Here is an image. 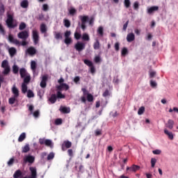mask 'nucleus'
Listing matches in <instances>:
<instances>
[{"instance_id":"1","label":"nucleus","mask_w":178,"mask_h":178,"mask_svg":"<svg viewBox=\"0 0 178 178\" xmlns=\"http://www.w3.org/2000/svg\"><path fill=\"white\" fill-rule=\"evenodd\" d=\"M8 41H10V42H12L13 44H15V45H18L19 47H20V45H22V47H26V45H27L28 44L26 40H23V41L20 42V41H19L17 39H15V38H13V35H8Z\"/></svg>"},{"instance_id":"2","label":"nucleus","mask_w":178,"mask_h":178,"mask_svg":"<svg viewBox=\"0 0 178 178\" xmlns=\"http://www.w3.org/2000/svg\"><path fill=\"white\" fill-rule=\"evenodd\" d=\"M39 144L40 145H46V147H49L50 148H54V145L52 144V140L49 139H45V138H40L39 139Z\"/></svg>"},{"instance_id":"3","label":"nucleus","mask_w":178,"mask_h":178,"mask_svg":"<svg viewBox=\"0 0 178 178\" xmlns=\"http://www.w3.org/2000/svg\"><path fill=\"white\" fill-rule=\"evenodd\" d=\"M6 23L9 29H15L16 25L13 24V15L8 14Z\"/></svg>"},{"instance_id":"4","label":"nucleus","mask_w":178,"mask_h":178,"mask_svg":"<svg viewBox=\"0 0 178 178\" xmlns=\"http://www.w3.org/2000/svg\"><path fill=\"white\" fill-rule=\"evenodd\" d=\"M70 35H72V32L70 31H66L64 33V42L66 44V45H70V44H72V38H70Z\"/></svg>"},{"instance_id":"5","label":"nucleus","mask_w":178,"mask_h":178,"mask_svg":"<svg viewBox=\"0 0 178 178\" xmlns=\"http://www.w3.org/2000/svg\"><path fill=\"white\" fill-rule=\"evenodd\" d=\"M32 37L35 45H37V44H38V42L40 41V35H38V31L37 30H33Z\"/></svg>"},{"instance_id":"6","label":"nucleus","mask_w":178,"mask_h":178,"mask_svg":"<svg viewBox=\"0 0 178 178\" xmlns=\"http://www.w3.org/2000/svg\"><path fill=\"white\" fill-rule=\"evenodd\" d=\"M34 161H35V158L31 155L25 156L24 158V163H34Z\"/></svg>"},{"instance_id":"7","label":"nucleus","mask_w":178,"mask_h":178,"mask_svg":"<svg viewBox=\"0 0 178 178\" xmlns=\"http://www.w3.org/2000/svg\"><path fill=\"white\" fill-rule=\"evenodd\" d=\"M17 37L21 40H26L27 38H29V31H21L17 34Z\"/></svg>"},{"instance_id":"8","label":"nucleus","mask_w":178,"mask_h":178,"mask_svg":"<svg viewBox=\"0 0 178 178\" xmlns=\"http://www.w3.org/2000/svg\"><path fill=\"white\" fill-rule=\"evenodd\" d=\"M75 49L78 51V52H81L83 49H85L86 48V44L83 42H78L75 46H74Z\"/></svg>"},{"instance_id":"9","label":"nucleus","mask_w":178,"mask_h":178,"mask_svg":"<svg viewBox=\"0 0 178 178\" xmlns=\"http://www.w3.org/2000/svg\"><path fill=\"white\" fill-rule=\"evenodd\" d=\"M66 148H72V142L69 140H65L61 145L62 151H66Z\"/></svg>"},{"instance_id":"10","label":"nucleus","mask_w":178,"mask_h":178,"mask_svg":"<svg viewBox=\"0 0 178 178\" xmlns=\"http://www.w3.org/2000/svg\"><path fill=\"white\" fill-rule=\"evenodd\" d=\"M47 81H48V75H43L40 82V87L42 88H45V87H47Z\"/></svg>"},{"instance_id":"11","label":"nucleus","mask_w":178,"mask_h":178,"mask_svg":"<svg viewBox=\"0 0 178 178\" xmlns=\"http://www.w3.org/2000/svg\"><path fill=\"white\" fill-rule=\"evenodd\" d=\"M158 10H159V7L157 6H153L147 8V13L148 15H152V13H154V12H158Z\"/></svg>"},{"instance_id":"12","label":"nucleus","mask_w":178,"mask_h":178,"mask_svg":"<svg viewBox=\"0 0 178 178\" xmlns=\"http://www.w3.org/2000/svg\"><path fill=\"white\" fill-rule=\"evenodd\" d=\"M31 177L29 178H37V168L35 167H30Z\"/></svg>"},{"instance_id":"13","label":"nucleus","mask_w":178,"mask_h":178,"mask_svg":"<svg viewBox=\"0 0 178 178\" xmlns=\"http://www.w3.org/2000/svg\"><path fill=\"white\" fill-rule=\"evenodd\" d=\"M127 170H129V172H137L138 170H140V166L137 165H132L131 167H127Z\"/></svg>"},{"instance_id":"14","label":"nucleus","mask_w":178,"mask_h":178,"mask_svg":"<svg viewBox=\"0 0 178 178\" xmlns=\"http://www.w3.org/2000/svg\"><path fill=\"white\" fill-rule=\"evenodd\" d=\"M69 88V85H67V83H61L60 86H57V90H58V91H62V90L67 91Z\"/></svg>"},{"instance_id":"15","label":"nucleus","mask_w":178,"mask_h":178,"mask_svg":"<svg viewBox=\"0 0 178 178\" xmlns=\"http://www.w3.org/2000/svg\"><path fill=\"white\" fill-rule=\"evenodd\" d=\"M26 52L27 54H29V55L33 56V55H35V54H37V50L35 49V48L31 47L26 49Z\"/></svg>"},{"instance_id":"16","label":"nucleus","mask_w":178,"mask_h":178,"mask_svg":"<svg viewBox=\"0 0 178 178\" xmlns=\"http://www.w3.org/2000/svg\"><path fill=\"white\" fill-rule=\"evenodd\" d=\"M19 74L21 76V79H24V77L27 76L28 74H30L26 70V68H20Z\"/></svg>"},{"instance_id":"17","label":"nucleus","mask_w":178,"mask_h":178,"mask_svg":"<svg viewBox=\"0 0 178 178\" xmlns=\"http://www.w3.org/2000/svg\"><path fill=\"white\" fill-rule=\"evenodd\" d=\"M61 113H70V108L61 106L59 108Z\"/></svg>"},{"instance_id":"18","label":"nucleus","mask_w":178,"mask_h":178,"mask_svg":"<svg viewBox=\"0 0 178 178\" xmlns=\"http://www.w3.org/2000/svg\"><path fill=\"white\" fill-rule=\"evenodd\" d=\"M135 38L136 37L134 35V33H129L127 36V40L128 42H131L134 41Z\"/></svg>"},{"instance_id":"19","label":"nucleus","mask_w":178,"mask_h":178,"mask_svg":"<svg viewBox=\"0 0 178 178\" xmlns=\"http://www.w3.org/2000/svg\"><path fill=\"white\" fill-rule=\"evenodd\" d=\"M175 121H173V120H168L167 124H165L166 127H168V129H170V130H172V129H173Z\"/></svg>"},{"instance_id":"20","label":"nucleus","mask_w":178,"mask_h":178,"mask_svg":"<svg viewBox=\"0 0 178 178\" xmlns=\"http://www.w3.org/2000/svg\"><path fill=\"white\" fill-rule=\"evenodd\" d=\"M12 92L14 95L15 98H17L19 97V89L14 86L12 88Z\"/></svg>"},{"instance_id":"21","label":"nucleus","mask_w":178,"mask_h":178,"mask_svg":"<svg viewBox=\"0 0 178 178\" xmlns=\"http://www.w3.org/2000/svg\"><path fill=\"white\" fill-rule=\"evenodd\" d=\"M164 134L168 136L169 140H173V138H175V136H173V133L169 132L168 129H164Z\"/></svg>"},{"instance_id":"22","label":"nucleus","mask_w":178,"mask_h":178,"mask_svg":"<svg viewBox=\"0 0 178 178\" xmlns=\"http://www.w3.org/2000/svg\"><path fill=\"white\" fill-rule=\"evenodd\" d=\"M22 176H23V173L20 170H16L13 175L14 178H19L22 177Z\"/></svg>"},{"instance_id":"23","label":"nucleus","mask_w":178,"mask_h":178,"mask_svg":"<svg viewBox=\"0 0 178 178\" xmlns=\"http://www.w3.org/2000/svg\"><path fill=\"white\" fill-rule=\"evenodd\" d=\"M31 81V76L30 74H28L26 76L24 77V82L22 84H29L30 81Z\"/></svg>"},{"instance_id":"24","label":"nucleus","mask_w":178,"mask_h":178,"mask_svg":"<svg viewBox=\"0 0 178 178\" xmlns=\"http://www.w3.org/2000/svg\"><path fill=\"white\" fill-rule=\"evenodd\" d=\"M8 52H9L10 56H15V55H16V53L17 52V51L16 50V48L10 47L8 49Z\"/></svg>"},{"instance_id":"25","label":"nucleus","mask_w":178,"mask_h":178,"mask_svg":"<svg viewBox=\"0 0 178 178\" xmlns=\"http://www.w3.org/2000/svg\"><path fill=\"white\" fill-rule=\"evenodd\" d=\"M57 98L58 97H56V95L52 94L50 98L49 99V102H51V104H55V102H56Z\"/></svg>"},{"instance_id":"26","label":"nucleus","mask_w":178,"mask_h":178,"mask_svg":"<svg viewBox=\"0 0 178 178\" xmlns=\"http://www.w3.org/2000/svg\"><path fill=\"white\" fill-rule=\"evenodd\" d=\"M31 69L35 73V72L37 69V63H35V61L32 60L31 62Z\"/></svg>"},{"instance_id":"27","label":"nucleus","mask_w":178,"mask_h":178,"mask_svg":"<svg viewBox=\"0 0 178 178\" xmlns=\"http://www.w3.org/2000/svg\"><path fill=\"white\" fill-rule=\"evenodd\" d=\"M29 151H30V145L26 144L22 147V153L26 154V152H29Z\"/></svg>"},{"instance_id":"28","label":"nucleus","mask_w":178,"mask_h":178,"mask_svg":"<svg viewBox=\"0 0 178 178\" xmlns=\"http://www.w3.org/2000/svg\"><path fill=\"white\" fill-rule=\"evenodd\" d=\"M21 7L24 9L29 8V1L24 0L21 2Z\"/></svg>"},{"instance_id":"29","label":"nucleus","mask_w":178,"mask_h":178,"mask_svg":"<svg viewBox=\"0 0 178 178\" xmlns=\"http://www.w3.org/2000/svg\"><path fill=\"white\" fill-rule=\"evenodd\" d=\"M40 31L42 34H45L47 33V25H45V24H41Z\"/></svg>"},{"instance_id":"30","label":"nucleus","mask_w":178,"mask_h":178,"mask_svg":"<svg viewBox=\"0 0 178 178\" xmlns=\"http://www.w3.org/2000/svg\"><path fill=\"white\" fill-rule=\"evenodd\" d=\"M94 49H99L101 48V44L99 43V40H97L93 44Z\"/></svg>"},{"instance_id":"31","label":"nucleus","mask_w":178,"mask_h":178,"mask_svg":"<svg viewBox=\"0 0 178 178\" xmlns=\"http://www.w3.org/2000/svg\"><path fill=\"white\" fill-rule=\"evenodd\" d=\"M1 67H3V69L9 67V63L8 62V60H4L2 61Z\"/></svg>"},{"instance_id":"32","label":"nucleus","mask_w":178,"mask_h":178,"mask_svg":"<svg viewBox=\"0 0 178 178\" xmlns=\"http://www.w3.org/2000/svg\"><path fill=\"white\" fill-rule=\"evenodd\" d=\"M25 139H26V133H22L18 138V141L19 143H22V141H24Z\"/></svg>"},{"instance_id":"33","label":"nucleus","mask_w":178,"mask_h":178,"mask_svg":"<svg viewBox=\"0 0 178 178\" xmlns=\"http://www.w3.org/2000/svg\"><path fill=\"white\" fill-rule=\"evenodd\" d=\"M97 33L100 37H103L104 36V27L99 26L97 29Z\"/></svg>"},{"instance_id":"34","label":"nucleus","mask_w":178,"mask_h":178,"mask_svg":"<svg viewBox=\"0 0 178 178\" xmlns=\"http://www.w3.org/2000/svg\"><path fill=\"white\" fill-rule=\"evenodd\" d=\"M22 92H23V94H26L27 92V84H22Z\"/></svg>"},{"instance_id":"35","label":"nucleus","mask_w":178,"mask_h":178,"mask_svg":"<svg viewBox=\"0 0 178 178\" xmlns=\"http://www.w3.org/2000/svg\"><path fill=\"white\" fill-rule=\"evenodd\" d=\"M81 23L86 24L88 21V16L84 15V16H81Z\"/></svg>"},{"instance_id":"36","label":"nucleus","mask_w":178,"mask_h":178,"mask_svg":"<svg viewBox=\"0 0 178 178\" xmlns=\"http://www.w3.org/2000/svg\"><path fill=\"white\" fill-rule=\"evenodd\" d=\"M13 73H14V74H17V73H19V67H17V65H14L13 66Z\"/></svg>"},{"instance_id":"37","label":"nucleus","mask_w":178,"mask_h":178,"mask_svg":"<svg viewBox=\"0 0 178 178\" xmlns=\"http://www.w3.org/2000/svg\"><path fill=\"white\" fill-rule=\"evenodd\" d=\"M55 38L56 40H62V33L60 32H55Z\"/></svg>"},{"instance_id":"38","label":"nucleus","mask_w":178,"mask_h":178,"mask_svg":"<svg viewBox=\"0 0 178 178\" xmlns=\"http://www.w3.org/2000/svg\"><path fill=\"white\" fill-rule=\"evenodd\" d=\"M54 158H55V153L50 152L47 156V161H51V159H54Z\"/></svg>"},{"instance_id":"39","label":"nucleus","mask_w":178,"mask_h":178,"mask_svg":"<svg viewBox=\"0 0 178 178\" xmlns=\"http://www.w3.org/2000/svg\"><path fill=\"white\" fill-rule=\"evenodd\" d=\"M82 40L83 41H90V36L87 33H83L82 35Z\"/></svg>"},{"instance_id":"40","label":"nucleus","mask_w":178,"mask_h":178,"mask_svg":"<svg viewBox=\"0 0 178 178\" xmlns=\"http://www.w3.org/2000/svg\"><path fill=\"white\" fill-rule=\"evenodd\" d=\"M83 63H85V65H86L87 66H89V67H90L91 66L93 65L92 62H91L90 60H87V59H85L83 60Z\"/></svg>"},{"instance_id":"41","label":"nucleus","mask_w":178,"mask_h":178,"mask_svg":"<svg viewBox=\"0 0 178 178\" xmlns=\"http://www.w3.org/2000/svg\"><path fill=\"white\" fill-rule=\"evenodd\" d=\"M16 98H17V97H15V96L13 97H10L8 99V104H10V105H13V104H15V102H16Z\"/></svg>"},{"instance_id":"42","label":"nucleus","mask_w":178,"mask_h":178,"mask_svg":"<svg viewBox=\"0 0 178 178\" xmlns=\"http://www.w3.org/2000/svg\"><path fill=\"white\" fill-rule=\"evenodd\" d=\"M87 101L88 102H92V101H94V96H92V95H91L90 93L88 94V95H87Z\"/></svg>"},{"instance_id":"43","label":"nucleus","mask_w":178,"mask_h":178,"mask_svg":"<svg viewBox=\"0 0 178 178\" xmlns=\"http://www.w3.org/2000/svg\"><path fill=\"white\" fill-rule=\"evenodd\" d=\"M64 22V26L65 27H67V29H69V27H70V21L69 19H64L63 20Z\"/></svg>"},{"instance_id":"44","label":"nucleus","mask_w":178,"mask_h":178,"mask_svg":"<svg viewBox=\"0 0 178 178\" xmlns=\"http://www.w3.org/2000/svg\"><path fill=\"white\" fill-rule=\"evenodd\" d=\"M56 97L60 98V99H65V95L62 94L61 91H58Z\"/></svg>"},{"instance_id":"45","label":"nucleus","mask_w":178,"mask_h":178,"mask_svg":"<svg viewBox=\"0 0 178 178\" xmlns=\"http://www.w3.org/2000/svg\"><path fill=\"white\" fill-rule=\"evenodd\" d=\"M145 112V107L141 106L138 111V115H143Z\"/></svg>"},{"instance_id":"46","label":"nucleus","mask_w":178,"mask_h":178,"mask_svg":"<svg viewBox=\"0 0 178 178\" xmlns=\"http://www.w3.org/2000/svg\"><path fill=\"white\" fill-rule=\"evenodd\" d=\"M28 98H34V92L31 90H29L27 92Z\"/></svg>"},{"instance_id":"47","label":"nucleus","mask_w":178,"mask_h":178,"mask_svg":"<svg viewBox=\"0 0 178 178\" xmlns=\"http://www.w3.org/2000/svg\"><path fill=\"white\" fill-rule=\"evenodd\" d=\"M124 5L125 8H130V5H131V3L130 2V0H124Z\"/></svg>"},{"instance_id":"48","label":"nucleus","mask_w":178,"mask_h":178,"mask_svg":"<svg viewBox=\"0 0 178 178\" xmlns=\"http://www.w3.org/2000/svg\"><path fill=\"white\" fill-rule=\"evenodd\" d=\"M62 123H63L62 118H57L55 120V124H56L57 126L62 124Z\"/></svg>"},{"instance_id":"49","label":"nucleus","mask_w":178,"mask_h":178,"mask_svg":"<svg viewBox=\"0 0 178 178\" xmlns=\"http://www.w3.org/2000/svg\"><path fill=\"white\" fill-rule=\"evenodd\" d=\"M3 73V74H9V73H10V67H7L4 68Z\"/></svg>"},{"instance_id":"50","label":"nucleus","mask_w":178,"mask_h":178,"mask_svg":"<svg viewBox=\"0 0 178 178\" xmlns=\"http://www.w3.org/2000/svg\"><path fill=\"white\" fill-rule=\"evenodd\" d=\"M128 52H129V51L127 50V48L124 47L122 49L121 54L123 56H124V55H127Z\"/></svg>"},{"instance_id":"51","label":"nucleus","mask_w":178,"mask_h":178,"mask_svg":"<svg viewBox=\"0 0 178 178\" xmlns=\"http://www.w3.org/2000/svg\"><path fill=\"white\" fill-rule=\"evenodd\" d=\"M24 29H26V23L24 22H22L20 24H19V30H24Z\"/></svg>"},{"instance_id":"52","label":"nucleus","mask_w":178,"mask_h":178,"mask_svg":"<svg viewBox=\"0 0 178 178\" xmlns=\"http://www.w3.org/2000/svg\"><path fill=\"white\" fill-rule=\"evenodd\" d=\"M95 134L96 136H102V130H101V129H97V130L95 131Z\"/></svg>"},{"instance_id":"53","label":"nucleus","mask_w":178,"mask_h":178,"mask_svg":"<svg viewBox=\"0 0 178 178\" xmlns=\"http://www.w3.org/2000/svg\"><path fill=\"white\" fill-rule=\"evenodd\" d=\"M152 168H155V164L156 163V159L152 158L151 159Z\"/></svg>"},{"instance_id":"54","label":"nucleus","mask_w":178,"mask_h":178,"mask_svg":"<svg viewBox=\"0 0 178 178\" xmlns=\"http://www.w3.org/2000/svg\"><path fill=\"white\" fill-rule=\"evenodd\" d=\"M74 38L76 40H80V38H81V34L77 33V32H75L74 33Z\"/></svg>"},{"instance_id":"55","label":"nucleus","mask_w":178,"mask_h":178,"mask_svg":"<svg viewBox=\"0 0 178 178\" xmlns=\"http://www.w3.org/2000/svg\"><path fill=\"white\" fill-rule=\"evenodd\" d=\"M69 12H70V15H71V16H74V14L76 13V9L72 8L70 9Z\"/></svg>"},{"instance_id":"56","label":"nucleus","mask_w":178,"mask_h":178,"mask_svg":"<svg viewBox=\"0 0 178 178\" xmlns=\"http://www.w3.org/2000/svg\"><path fill=\"white\" fill-rule=\"evenodd\" d=\"M109 95H111V94L109 93V90L106 89L103 93V97H109Z\"/></svg>"},{"instance_id":"57","label":"nucleus","mask_w":178,"mask_h":178,"mask_svg":"<svg viewBox=\"0 0 178 178\" xmlns=\"http://www.w3.org/2000/svg\"><path fill=\"white\" fill-rule=\"evenodd\" d=\"M0 33L1 34H3V35H5V29H3L2 24H0Z\"/></svg>"},{"instance_id":"58","label":"nucleus","mask_w":178,"mask_h":178,"mask_svg":"<svg viewBox=\"0 0 178 178\" xmlns=\"http://www.w3.org/2000/svg\"><path fill=\"white\" fill-rule=\"evenodd\" d=\"M161 152H162V151L159 150V149H155L152 152V153L154 155H161Z\"/></svg>"},{"instance_id":"59","label":"nucleus","mask_w":178,"mask_h":178,"mask_svg":"<svg viewBox=\"0 0 178 178\" xmlns=\"http://www.w3.org/2000/svg\"><path fill=\"white\" fill-rule=\"evenodd\" d=\"M0 13H5V6L3 4L0 6Z\"/></svg>"},{"instance_id":"60","label":"nucleus","mask_w":178,"mask_h":178,"mask_svg":"<svg viewBox=\"0 0 178 178\" xmlns=\"http://www.w3.org/2000/svg\"><path fill=\"white\" fill-rule=\"evenodd\" d=\"M120 44H119L118 42H117L115 43L114 47H115V51H119V49H120Z\"/></svg>"},{"instance_id":"61","label":"nucleus","mask_w":178,"mask_h":178,"mask_svg":"<svg viewBox=\"0 0 178 178\" xmlns=\"http://www.w3.org/2000/svg\"><path fill=\"white\" fill-rule=\"evenodd\" d=\"M48 9H49L48 4H43L42 10H44V12H47V10H48Z\"/></svg>"},{"instance_id":"62","label":"nucleus","mask_w":178,"mask_h":178,"mask_svg":"<svg viewBox=\"0 0 178 178\" xmlns=\"http://www.w3.org/2000/svg\"><path fill=\"white\" fill-rule=\"evenodd\" d=\"M67 154H68L69 156L72 158V156H73V149H68L67 150Z\"/></svg>"},{"instance_id":"63","label":"nucleus","mask_w":178,"mask_h":178,"mask_svg":"<svg viewBox=\"0 0 178 178\" xmlns=\"http://www.w3.org/2000/svg\"><path fill=\"white\" fill-rule=\"evenodd\" d=\"M150 86L151 87H152L153 88L156 87L157 84L156 82L154 81H150Z\"/></svg>"},{"instance_id":"64","label":"nucleus","mask_w":178,"mask_h":178,"mask_svg":"<svg viewBox=\"0 0 178 178\" xmlns=\"http://www.w3.org/2000/svg\"><path fill=\"white\" fill-rule=\"evenodd\" d=\"M138 6H139L138 1H135L134 3V8L135 10H137V9H138Z\"/></svg>"}]
</instances>
